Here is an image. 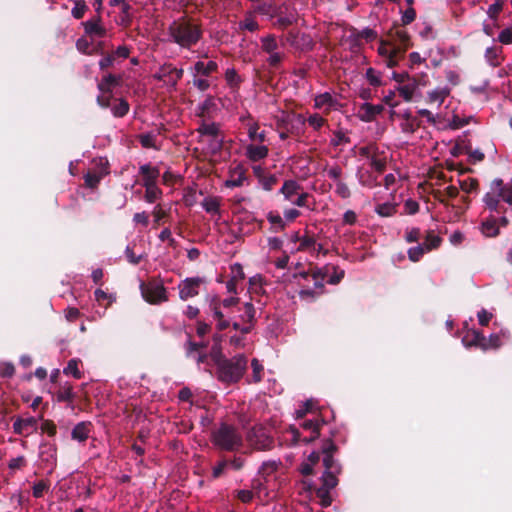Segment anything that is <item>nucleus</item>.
Masks as SVG:
<instances>
[{
  "label": "nucleus",
  "instance_id": "obj_1",
  "mask_svg": "<svg viewBox=\"0 0 512 512\" xmlns=\"http://www.w3.org/2000/svg\"><path fill=\"white\" fill-rule=\"evenodd\" d=\"M336 450L337 447L331 440H328L322 446V462L325 471L321 477L322 485L316 489L315 493L323 507H328L331 504L330 491L337 486V475L341 472L340 465L333 459Z\"/></svg>",
  "mask_w": 512,
  "mask_h": 512
},
{
  "label": "nucleus",
  "instance_id": "obj_2",
  "mask_svg": "<svg viewBox=\"0 0 512 512\" xmlns=\"http://www.w3.org/2000/svg\"><path fill=\"white\" fill-rule=\"evenodd\" d=\"M212 357L217 365V379L225 384L237 383L244 375L248 360L239 354L230 359L223 358L219 352L212 350Z\"/></svg>",
  "mask_w": 512,
  "mask_h": 512
},
{
  "label": "nucleus",
  "instance_id": "obj_3",
  "mask_svg": "<svg viewBox=\"0 0 512 512\" xmlns=\"http://www.w3.org/2000/svg\"><path fill=\"white\" fill-rule=\"evenodd\" d=\"M168 33L173 42L188 49L197 44L202 37L201 27L186 18L173 21L168 28Z\"/></svg>",
  "mask_w": 512,
  "mask_h": 512
},
{
  "label": "nucleus",
  "instance_id": "obj_4",
  "mask_svg": "<svg viewBox=\"0 0 512 512\" xmlns=\"http://www.w3.org/2000/svg\"><path fill=\"white\" fill-rule=\"evenodd\" d=\"M279 192L283 195L284 200L290 204L307 208L310 211L315 210L316 201L315 198L304 191L300 183L295 180H285Z\"/></svg>",
  "mask_w": 512,
  "mask_h": 512
},
{
  "label": "nucleus",
  "instance_id": "obj_5",
  "mask_svg": "<svg viewBox=\"0 0 512 512\" xmlns=\"http://www.w3.org/2000/svg\"><path fill=\"white\" fill-rule=\"evenodd\" d=\"M213 444L224 451H236L242 446V435L232 425L221 424L212 433Z\"/></svg>",
  "mask_w": 512,
  "mask_h": 512
},
{
  "label": "nucleus",
  "instance_id": "obj_6",
  "mask_svg": "<svg viewBox=\"0 0 512 512\" xmlns=\"http://www.w3.org/2000/svg\"><path fill=\"white\" fill-rule=\"evenodd\" d=\"M329 272V267L313 268L308 272H300L295 274V278H301L308 281L313 280V288H303L299 292V296L304 300H314L324 292V280Z\"/></svg>",
  "mask_w": 512,
  "mask_h": 512
},
{
  "label": "nucleus",
  "instance_id": "obj_7",
  "mask_svg": "<svg viewBox=\"0 0 512 512\" xmlns=\"http://www.w3.org/2000/svg\"><path fill=\"white\" fill-rule=\"evenodd\" d=\"M238 304L239 298L234 296L223 300L215 297L211 300L210 310L217 330L223 331L231 326L230 309Z\"/></svg>",
  "mask_w": 512,
  "mask_h": 512
},
{
  "label": "nucleus",
  "instance_id": "obj_8",
  "mask_svg": "<svg viewBox=\"0 0 512 512\" xmlns=\"http://www.w3.org/2000/svg\"><path fill=\"white\" fill-rule=\"evenodd\" d=\"M490 189L483 197V202L490 211H499L500 199L512 205V182L504 184L502 179H494Z\"/></svg>",
  "mask_w": 512,
  "mask_h": 512
},
{
  "label": "nucleus",
  "instance_id": "obj_9",
  "mask_svg": "<svg viewBox=\"0 0 512 512\" xmlns=\"http://www.w3.org/2000/svg\"><path fill=\"white\" fill-rule=\"evenodd\" d=\"M199 133V141L204 144L207 153L215 155L221 151L224 136L220 131V127L216 123L203 122L197 129Z\"/></svg>",
  "mask_w": 512,
  "mask_h": 512
},
{
  "label": "nucleus",
  "instance_id": "obj_10",
  "mask_svg": "<svg viewBox=\"0 0 512 512\" xmlns=\"http://www.w3.org/2000/svg\"><path fill=\"white\" fill-rule=\"evenodd\" d=\"M324 424V421L320 419L318 416L314 419L304 420L300 424V428L291 426L287 430V434L291 436V441L293 443L304 442L310 443L317 439L320 435V427Z\"/></svg>",
  "mask_w": 512,
  "mask_h": 512
},
{
  "label": "nucleus",
  "instance_id": "obj_11",
  "mask_svg": "<svg viewBox=\"0 0 512 512\" xmlns=\"http://www.w3.org/2000/svg\"><path fill=\"white\" fill-rule=\"evenodd\" d=\"M141 295L146 302L159 305L169 300L166 287L160 279L152 278L140 284Z\"/></svg>",
  "mask_w": 512,
  "mask_h": 512
},
{
  "label": "nucleus",
  "instance_id": "obj_12",
  "mask_svg": "<svg viewBox=\"0 0 512 512\" xmlns=\"http://www.w3.org/2000/svg\"><path fill=\"white\" fill-rule=\"evenodd\" d=\"M359 155L368 160L369 166L374 172L382 174L385 171L387 155L384 151H380L375 144H369L359 148Z\"/></svg>",
  "mask_w": 512,
  "mask_h": 512
},
{
  "label": "nucleus",
  "instance_id": "obj_13",
  "mask_svg": "<svg viewBox=\"0 0 512 512\" xmlns=\"http://www.w3.org/2000/svg\"><path fill=\"white\" fill-rule=\"evenodd\" d=\"M94 167L84 175L85 187L96 189L101 180L110 173L109 161L99 157L93 160Z\"/></svg>",
  "mask_w": 512,
  "mask_h": 512
},
{
  "label": "nucleus",
  "instance_id": "obj_14",
  "mask_svg": "<svg viewBox=\"0 0 512 512\" xmlns=\"http://www.w3.org/2000/svg\"><path fill=\"white\" fill-rule=\"evenodd\" d=\"M256 324V309L251 302L243 305V312L239 315L238 320H231V326L235 331H239L242 335L250 333Z\"/></svg>",
  "mask_w": 512,
  "mask_h": 512
},
{
  "label": "nucleus",
  "instance_id": "obj_15",
  "mask_svg": "<svg viewBox=\"0 0 512 512\" xmlns=\"http://www.w3.org/2000/svg\"><path fill=\"white\" fill-rule=\"evenodd\" d=\"M206 283V279L200 276L187 277L183 279L177 286L179 298L182 301H187L198 296L202 287H204Z\"/></svg>",
  "mask_w": 512,
  "mask_h": 512
},
{
  "label": "nucleus",
  "instance_id": "obj_16",
  "mask_svg": "<svg viewBox=\"0 0 512 512\" xmlns=\"http://www.w3.org/2000/svg\"><path fill=\"white\" fill-rule=\"evenodd\" d=\"M247 441L257 450H269L273 447V438L269 430L262 425H255L247 433Z\"/></svg>",
  "mask_w": 512,
  "mask_h": 512
},
{
  "label": "nucleus",
  "instance_id": "obj_17",
  "mask_svg": "<svg viewBox=\"0 0 512 512\" xmlns=\"http://www.w3.org/2000/svg\"><path fill=\"white\" fill-rule=\"evenodd\" d=\"M43 419V416L39 418L27 416V417H15L13 422V432L17 435L28 437L32 435L38 429V420Z\"/></svg>",
  "mask_w": 512,
  "mask_h": 512
},
{
  "label": "nucleus",
  "instance_id": "obj_18",
  "mask_svg": "<svg viewBox=\"0 0 512 512\" xmlns=\"http://www.w3.org/2000/svg\"><path fill=\"white\" fill-rule=\"evenodd\" d=\"M183 76V69H178L171 64H165L160 67L154 77L160 81H163L166 85L173 88L176 87L178 81Z\"/></svg>",
  "mask_w": 512,
  "mask_h": 512
},
{
  "label": "nucleus",
  "instance_id": "obj_19",
  "mask_svg": "<svg viewBox=\"0 0 512 512\" xmlns=\"http://www.w3.org/2000/svg\"><path fill=\"white\" fill-rule=\"evenodd\" d=\"M84 27V31L89 36L96 37H105L107 30L102 24V18L100 15H96L95 17L85 21L82 23Z\"/></svg>",
  "mask_w": 512,
  "mask_h": 512
},
{
  "label": "nucleus",
  "instance_id": "obj_20",
  "mask_svg": "<svg viewBox=\"0 0 512 512\" xmlns=\"http://www.w3.org/2000/svg\"><path fill=\"white\" fill-rule=\"evenodd\" d=\"M109 5L120 8L119 24L128 27L132 22V6L127 0H109Z\"/></svg>",
  "mask_w": 512,
  "mask_h": 512
},
{
  "label": "nucleus",
  "instance_id": "obj_21",
  "mask_svg": "<svg viewBox=\"0 0 512 512\" xmlns=\"http://www.w3.org/2000/svg\"><path fill=\"white\" fill-rule=\"evenodd\" d=\"M383 111L384 106L382 104L374 105L365 102L359 108V118L364 122H372Z\"/></svg>",
  "mask_w": 512,
  "mask_h": 512
},
{
  "label": "nucleus",
  "instance_id": "obj_22",
  "mask_svg": "<svg viewBox=\"0 0 512 512\" xmlns=\"http://www.w3.org/2000/svg\"><path fill=\"white\" fill-rule=\"evenodd\" d=\"M269 149L262 143H250L245 147V156L253 162L260 161L268 156Z\"/></svg>",
  "mask_w": 512,
  "mask_h": 512
},
{
  "label": "nucleus",
  "instance_id": "obj_23",
  "mask_svg": "<svg viewBox=\"0 0 512 512\" xmlns=\"http://www.w3.org/2000/svg\"><path fill=\"white\" fill-rule=\"evenodd\" d=\"M274 17L277 18L274 26L280 29H285L297 22V13L295 11H288L284 14L281 7H277Z\"/></svg>",
  "mask_w": 512,
  "mask_h": 512
},
{
  "label": "nucleus",
  "instance_id": "obj_24",
  "mask_svg": "<svg viewBox=\"0 0 512 512\" xmlns=\"http://www.w3.org/2000/svg\"><path fill=\"white\" fill-rule=\"evenodd\" d=\"M140 174L143 176V186L156 185L157 179L160 175V171L157 167H153L150 164H144L139 168Z\"/></svg>",
  "mask_w": 512,
  "mask_h": 512
},
{
  "label": "nucleus",
  "instance_id": "obj_25",
  "mask_svg": "<svg viewBox=\"0 0 512 512\" xmlns=\"http://www.w3.org/2000/svg\"><path fill=\"white\" fill-rule=\"evenodd\" d=\"M484 340L485 336L483 333L476 329L468 330L463 337V342L467 347L474 346L481 350L484 349Z\"/></svg>",
  "mask_w": 512,
  "mask_h": 512
},
{
  "label": "nucleus",
  "instance_id": "obj_26",
  "mask_svg": "<svg viewBox=\"0 0 512 512\" xmlns=\"http://www.w3.org/2000/svg\"><path fill=\"white\" fill-rule=\"evenodd\" d=\"M378 37V34L375 30L371 28H364L361 31L356 29L353 30L350 38L355 46H360L361 40H365L366 42H372Z\"/></svg>",
  "mask_w": 512,
  "mask_h": 512
},
{
  "label": "nucleus",
  "instance_id": "obj_27",
  "mask_svg": "<svg viewBox=\"0 0 512 512\" xmlns=\"http://www.w3.org/2000/svg\"><path fill=\"white\" fill-rule=\"evenodd\" d=\"M201 206L207 213L211 215H217V221L221 218V198L215 196H208L202 200Z\"/></svg>",
  "mask_w": 512,
  "mask_h": 512
},
{
  "label": "nucleus",
  "instance_id": "obj_28",
  "mask_svg": "<svg viewBox=\"0 0 512 512\" xmlns=\"http://www.w3.org/2000/svg\"><path fill=\"white\" fill-rule=\"evenodd\" d=\"M92 424L90 422H80L72 429L71 437L78 442H84L88 439Z\"/></svg>",
  "mask_w": 512,
  "mask_h": 512
},
{
  "label": "nucleus",
  "instance_id": "obj_29",
  "mask_svg": "<svg viewBox=\"0 0 512 512\" xmlns=\"http://www.w3.org/2000/svg\"><path fill=\"white\" fill-rule=\"evenodd\" d=\"M449 95V87H438L427 93V102L429 104H437V106H440Z\"/></svg>",
  "mask_w": 512,
  "mask_h": 512
},
{
  "label": "nucleus",
  "instance_id": "obj_30",
  "mask_svg": "<svg viewBox=\"0 0 512 512\" xmlns=\"http://www.w3.org/2000/svg\"><path fill=\"white\" fill-rule=\"evenodd\" d=\"M75 398L73 385L70 382H64L60 384L58 391L56 392V399L58 402L72 403Z\"/></svg>",
  "mask_w": 512,
  "mask_h": 512
},
{
  "label": "nucleus",
  "instance_id": "obj_31",
  "mask_svg": "<svg viewBox=\"0 0 512 512\" xmlns=\"http://www.w3.org/2000/svg\"><path fill=\"white\" fill-rule=\"evenodd\" d=\"M378 53L382 57L386 58V65L389 68L395 67L397 65L396 54L397 50L391 49L387 43L381 41L378 47Z\"/></svg>",
  "mask_w": 512,
  "mask_h": 512
},
{
  "label": "nucleus",
  "instance_id": "obj_32",
  "mask_svg": "<svg viewBox=\"0 0 512 512\" xmlns=\"http://www.w3.org/2000/svg\"><path fill=\"white\" fill-rule=\"evenodd\" d=\"M248 137L253 143H264L266 141V133L264 130L260 131L259 124L257 122H249L247 124Z\"/></svg>",
  "mask_w": 512,
  "mask_h": 512
},
{
  "label": "nucleus",
  "instance_id": "obj_33",
  "mask_svg": "<svg viewBox=\"0 0 512 512\" xmlns=\"http://www.w3.org/2000/svg\"><path fill=\"white\" fill-rule=\"evenodd\" d=\"M110 109L114 117L122 118L128 114L130 105L127 100L123 98H117L114 99Z\"/></svg>",
  "mask_w": 512,
  "mask_h": 512
},
{
  "label": "nucleus",
  "instance_id": "obj_34",
  "mask_svg": "<svg viewBox=\"0 0 512 512\" xmlns=\"http://www.w3.org/2000/svg\"><path fill=\"white\" fill-rule=\"evenodd\" d=\"M267 221L271 225V230L275 233L283 231L286 227V221L278 212L270 211L266 215Z\"/></svg>",
  "mask_w": 512,
  "mask_h": 512
},
{
  "label": "nucleus",
  "instance_id": "obj_35",
  "mask_svg": "<svg viewBox=\"0 0 512 512\" xmlns=\"http://www.w3.org/2000/svg\"><path fill=\"white\" fill-rule=\"evenodd\" d=\"M481 232L486 237H496L499 234V225L494 217L484 220L481 224Z\"/></svg>",
  "mask_w": 512,
  "mask_h": 512
},
{
  "label": "nucleus",
  "instance_id": "obj_36",
  "mask_svg": "<svg viewBox=\"0 0 512 512\" xmlns=\"http://www.w3.org/2000/svg\"><path fill=\"white\" fill-rule=\"evenodd\" d=\"M442 243V238L434 231L428 230L425 235V241L422 244L428 252L437 249Z\"/></svg>",
  "mask_w": 512,
  "mask_h": 512
},
{
  "label": "nucleus",
  "instance_id": "obj_37",
  "mask_svg": "<svg viewBox=\"0 0 512 512\" xmlns=\"http://www.w3.org/2000/svg\"><path fill=\"white\" fill-rule=\"evenodd\" d=\"M120 82V77H116L113 74H108L104 76L101 81L98 83V89L102 93H111L112 87L118 85Z\"/></svg>",
  "mask_w": 512,
  "mask_h": 512
},
{
  "label": "nucleus",
  "instance_id": "obj_38",
  "mask_svg": "<svg viewBox=\"0 0 512 512\" xmlns=\"http://www.w3.org/2000/svg\"><path fill=\"white\" fill-rule=\"evenodd\" d=\"M217 69L218 65L215 61H209L207 63L203 61H198L194 65L195 72L203 76H209L210 74L216 72Z\"/></svg>",
  "mask_w": 512,
  "mask_h": 512
},
{
  "label": "nucleus",
  "instance_id": "obj_39",
  "mask_svg": "<svg viewBox=\"0 0 512 512\" xmlns=\"http://www.w3.org/2000/svg\"><path fill=\"white\" fill-rule=\"evenodd\" d=\"M365 78L369 85L373 87H380L385 85V82L383 80V74L372 67L366 70Z\"/></svg>",
  "mask_w": 512,
  "mask_h": 512
},
{
  "label": "nucleus",
  "instance_id": "obj_40",
  "mask_svg": "<svg viewBox=\"0 0 512 512\" xmlns=\"http://www.w3.org/2000/svg\"><path fill=\"white\" fill-rule=\"evenodd\" d=\"M246 179L245 173L241 168H237L231 174L230 178L225 181V186L228 188L240 187Z\"/></svg>",
  "mask_w": 512,
  "mask_h": 512
},
{
  "label": "nucleus",
  "instance_id": "obj_41",
  "mask_svg": "<svg viewBox=\"0 0 512 512\" xmlns=\"http://www.w3.org/2000/svg\"><path fill=\"white\" fill-rule=\"evenodd\" d=\"M298 241V251H308L312 253V250L316 249V239L313 235L305 233L303 236L298 238Z\"/></svg>",
  "mask_w": 512,
  "mask_h": 512
},
{
  "label": "nucleus",
  "instance_id": "obj_42",
  "mask_svg": "<svg viewBox=\"0 0 512 512\" xmlns=\"http://www.w3.org/2000/svg\"><path fill=\"white\" fill-rule=\"evenodd\" d=\"M80 360L73 358L67 363V366L63 369V373L67 376H72L75 379H81L83 374L79 369Z\"/></svg>",
  "mask_w": 512,
  "mask_h": 512
},
{
  "label": "nucleus",
  "instance_id": "obj_43",
  "mask_svg": "<svg viewBox=\"0 0 512 512\" xmlns=\"http://www.w3.org/2000/svg\"><path fill=\"white\" fill-rule=\"evenodd\" d=\"M314 101H315V107L319 108V109L323 108V107L331 108L336 103V100L328 92L317 95L315 97Z\"/></svg>",
  "mask_w": 512,
  "mask_h": 512
},
{
  "label": "nucleus",
  "instance_id": "obj_44",
  "mask_svg": "<svg viewBox=\"0 0 512 512\" xmlns=\"http://www.w3.org/2000/svg\"><path fill=\"white\" fill-rule=\"evenodd\" d=\"M334 193L341 199H349L352 195V191L344 179L334 183Z\"/></svg>",
  "mask_w": 512,
  "mask_h": 512
},
{
  "label": "nucleus",
  "instance_id": "obj_45",
  "mask_svg": "<svg viewBox=\"0 0 512 512\" xmlns=\"http://www.w3.org/2000/svg\"><path fill=\"white\" fill-rule=\"evenodd\" d=\"M261 49L265 53H272L277 51L278 43L276 41V37L272 34L264 36L261 38Z\"/></svg>",
  "mask_w": 512,
  "mask_h": 512
},
{
  "label": "nucleus",
  "instance_id": "obj_46",
  "mask_svg": "<svg viewBox=\"0 0 512 512\" xmlns=\"http://www.w3.org/2000/svg\"><path fill=\"white\" fill-rule=\"evenodd\" d=\"M324 267H329V272L327 274V276L329 274H331L330 278L328 280L329 284L336 285L343 279L345 272H344V270L340 269L338 266L325 265Z\"/></svg>",
  "mask_w": 512,
  "mask_h": 512
},
{
  "label": "nucleus",
  "instance_id": "obj_47",
  "mask_svg": "<svg viewBox=\"0 0 512 512\" xmlns=\"http://www.w3.org/2000/svg\"><path fill=\"white\" fill-rule=\"evenodd\" d=\"M94 295H95L96 301L100 305H105V307H108L109 305H111L116 299L115 295L109 294L102 289H96L94 292Z\"/></svg>",
  "mask_w": 512,
  "mask_h": 512
},
{
  "label": "nucleus",
  "instance_id": "obj_48",
  "mask_svg": "<svg viewBox=\"0 0 512 512\" xmlns=\"http://www.w3.org/2000/svg\"><path fill=\"white\" fill-rule=\"evenodd\" d=\"M458 183L461 190L464 191L465 193L478 192L479 183L476 178H467L459 180Z\"/></svg>",
  "mask_w": 512,
  "mask_h": 512
},
{
  "label": "nucleus",
  "instance_id": "obj_49",
  "mask_svg": "<svg viewBox=\"0 0 512 512\" xmlns=\"http://www.w3.org/2000/svg\"><path fill=\"white\" fill-rule=\"evenodd\" d=\"M162 196L161 189L157 185L145 187L144 199L148 203H154L159 200Z\"/></svg>",
  "mask_w": 512,
  "mask_h": 512
},
{
  "label": "nucleus",
  "instance_id": "obj_50",
  "mask_svg": "<svg viewBox=\"0 0 512 512\" xmlns=\"http://www.w3.org/2000/svg\"><path fill=\"white\" fill-rule=\"evenodd\" d=\"M324 171L326 172L328 178L333 180L334 183L343 180V170L338 164L326 166Z\"/></svg>",
  "mask_w": 512,
  "mask_h": 512
},
{
  "label": "nucleus",
  "instance_id": "obj_51",
  "mask_svg": "<svg viewBox=\"0 0 512 512\" xmlns=\"http://www.w3.org/2000/svg\"><path fill=\"white\" fill-rule=\"evenodd\" d=\"M74 7L71 10L72 16L79 20L84 17L85 13L88 11V6L84 0H73Z\"/></svg>",
  "mask_w": 512,
  "mask_h": 512
},
{
  "label": "nucleus",
  "instance_id": "obj_52",
  "mask_svg": "<svg viewBox=\"0 0 512 512\" xmlns=\"http://www.w3.org/2000/svg\"><path fill=\"white\" fill-rule=\"evenodd\" d=\"M416 84H406L397 88L399 95L407 102L411 101L416 91Z\"/></svg>",
  "mask_w": 512,
  "mask_h": 512
},
{
  "label": "nucleus",
  "instance_id": "obj_53",
  "mask_svg": "<svg viewBox=\"0 0 512 512\" xmlns=\"http://www.w3.org/2000/svg\"><path fill=\"white\" fill-rule=\"evenodd\" d=\"M502 345L501 338L499 334H491L488 338L485 337L484 340V349L487 350H495L498 349Z\"/></svg>",
  "mask_w": 512,
  "mask_h": 512
},
{
  "label": "nucleus",
  "instance_id": "obj_54",
  "mask_svg": "<svg viewBox=\"0 0 512 512\" xmlns=\"http://www.w3.org/2000/svg\"><path fill=\"white\" fill-rule=\"evenodd\" d=\"M467 151H469V141L458 140L450 149V154L453 157H459L462 154H467Z\"/></svg>",
  "mask_w": 512,
  "mask_h": 512
},
{
  "label": "nucleus",
  "instance_id": "obj_55",
  "mask_svg": "<svg viewBox=\"0 0 512 512\" xmlns=\"http://www.w3.org/2000/svg\"><path fill=\"white\" fill-rule=\"evenodd\" d=\"M225 80L231 88L238 87L241 82V78L234 68H229L226 70Z\"/></svg>",
  "mask_w": 512,
  "mask_h": 512
},
{
  "label": "nucleus",
  "instance_id": "obj_56",
  "mask_svg": "<svg viewBox=\"0 0 512 512\" xmlns=\"http://www.w3.org/2000/svg\"><path fill=\"white\" fill-rule=\"evenodd\" d=\"M500 53H501V48L489 47L485 51V57H486L487 61L492 66H497L500 64V62H499Z\"/></svg>",
  "mask_w": 512,
  "mask_h": 512
},
{
  "label": "nucleus",
  "instance_id": "obj_57",
  "mask_svg": "<svg viewBox=\"0 0 512 512\" xmlns=\"http://www.w3.org/2000/svg\"><path fill=\"white\" fill-rule=\"evenodd\" d=\"M428 252L423 245H417L408 249V258L412 262H418Z\"/></svg>",
  "mask_w": 512,
  "mask_h": 512
},
{
  "label": "nucleus",
  "instance_id": "obj_58",
  "mask_svg": "<svg viewBox=\"0 0 512 512\" xmlns=\"http://www.w3.org/2000/svg\"><path fill=\"white\" fill-rule=\"evenodd\" d=\"M277 177L273 174H264L259 179L262 188L266 191H270L277 184Z\"/></svg>",
  "mask_w": 512,
  "mask_h": 512
},
{
  "label": "nucleus",
  "instance_id": "obj_59",
  "mask_svg": "<svg viewBox=\"0 0 512 512\" xmlns=\"http://www.w3.org/2000/svg\"><path fill=\"white\" fill-rule=\"evenodd\" d=\"M375 211L380 216L389 217V216H392L396 212V209H395V206L391 203H383V204H379L375 208Z\"/></svg>",
  "mask_w": 512,
  "mask_h": 512
},
{
  "label": "nucleus",
  "instance_id": "obj_60",
  "mask_svg": "<svg viewBox=\"0 0 512 512\" xmlns=\"http://www.w3.org/2000/svg\"><path fill=\"white\" fill-rule=\"evenodd\" d=\"M251 367H252V377L254 382H260L262 380L263 375V365L257 360L253 359L251 361Z\"/></svg>",
  "mask_w": 512,
  "mask_h": 512
},
{
  "label": "nucleus",
  "instance_id": "obj_61",
  "mask_svg": "<svg viewBox=\"0 0 512 512\" xmlns=\"http://www.w3.org/2000/svg\"><path fill=\"white\" fill-rule=\"evenodd\" d=\"M503 4V0H495V2L488 7L487 15L491 19L496 20L503 9Z\"/></svg>",
  "mask_w": 512,
  "mask_h": 512
},
{
  "label": "nucleus",
  "instance_id": "obj_62",
  "mask_svg": "<svg viewBox=\"0 0 512 512\" xmlns=\"http://www.w3.org/2000/svg\"><path fill=\"white\" fill-rule=\"evenodd\" d=\"M307 122L310 127H312L314 130H320L324 124L326 123V120L320 116L319 114L315 113L308 117Z\"/></svg>",
  "mask_w": 512,
  "mask_h": 512
},
{
  "label": "nucleus",
  "instance_id": "obj_63",
  "mask_svg": "<svg viewBox=\"0 0 512 512\" xmlns=\"http://www.w3.org/2000/svg\"><path fill=\"white\" fill-rule=\"evenodd\" d=\"M314 409V402L312 400L305 401L296 411L297 419L303 418L307 413L312 412Z\"/></svg>",
  "mask_w": 512,
  "mask_h": 512
},
{
  "label": "nucleus",
  "instance_id": "obj_64",
  "mask_svg": "<svg viewBox=\"0 0 512 512\" xmlns=\"http://www.w3.org/2000/svg\"><path fill=\"white\" fill-rule=\"evenodd\" d=\"M259 25L251 14L247 15L245 19L240 22V28L248 30L250 32L256 31Z\"/></svg>",
  "mask_w": 512,
  "mask_h": 512
}]
</instances>
